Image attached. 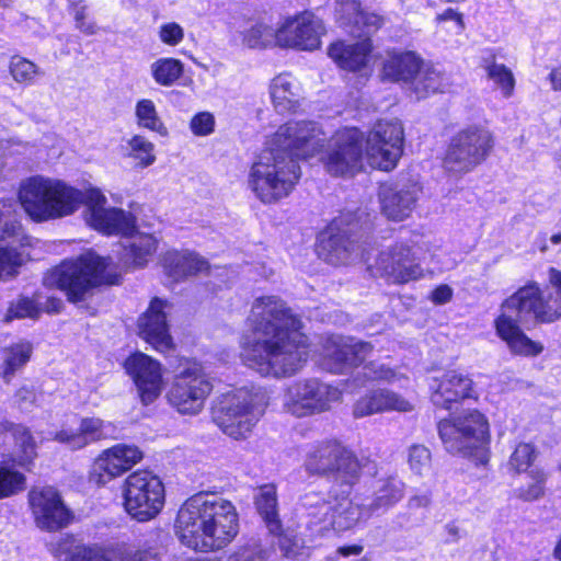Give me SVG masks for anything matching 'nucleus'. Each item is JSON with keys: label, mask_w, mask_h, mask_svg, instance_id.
Instances as JSON below:
<instances>
[{"label": "nucleus", "mask_w": 561, "mask_h": 561, "mask_svg": "<svg viewBox=\"0 0 561 561\" xmlns=\"http://www.w3.org/2000/svg\"><path fill=\"white\" fill-rule=\"evenodd\" d=\"M305 469L309 474L332 479L347 488V494L362 474L358 457L336 439L317 443L306 456Z\"/></svg>", "instance_id": "nucleus-9"}, {"label": "nucleus", "mask_w": 561, "mask_h": 561, "mask_svg": "<svg viewBox=\"0 0 561 561\" xmlns=\"http://www.w3.org/2000/svg\"><path fill=\"white\" fill-rule=\"evenodd\" d=\"M135 115L139 127L154 131L162 137L168 135V128L158 115L156 105L151 100H139L135 107Z\"/></svg>", "instance_id": "nucleus-41"}, {"label": "nucleus", "mask_w": 561, "mask_h": 561, "mask_svg": "<svg viewBox=\"0 0 561 561\" xmlns=\"http://www.w3.org/2000/svg\"><path fill=\"white\" fill-rule=\"evenodd\" d=\"M296 511L301 524L313 534L323 535L330 529L332 502L325 493L314 490L305 492L298 500Z\"/></svg>", "instance_id": "nucleus-27"}, {"label": "nucleus", "mask_w": 561, "mask_h": 561, "mask_svg": "<svg viewBox=\"0 0 561 561\" xmlns=\"http://www.w3.org/2000/svg\"><path fill=\"white\" fill-rule=\"evenodd\" d=\"M41 309L38 304L27 297L20 298L9 309L10 318H36Z\"/></svg>", "instance_id": "nucleus-55"}, {"label": "nucleus", "mask_w": 561, "mask_h": 561, "mask_svg": "<svg viewBox=\"0 0 561 561\" xmlns=\"http://www.w3.org/2000/svg\"><path fill=\"white\" fill-rule=\"evenodd\" d=\"M278 537V548L283 557L287 559H296L302 554L304 542L297 536L286 531H283V527L278 534H272Z\"/></svg>", "instance_id": "nucleus-54"}, {"label": "nucleus", "mask_w": 561, "mask_h": 561, "mask_svg": "<svg viewBox=\"0 0 561 561\" xmlns=\"http://www.w3.org/2000/svg\"><path fill=\"white\" fill-rule=\"evenodd\" d=\"M234 505L220 496L197 493L181 506L175 522L180 541L194 550H219L238 534Z\"/></svg>", "instance_id": "nucleus-3"}, {"label": "nucleus", "mask_w": 561, "mask_h": 561, "mask_svg": "<svg viewBox=\"0 0 561 561\" xmlns=\"http://www.w3.org/2000/svg\"><path fill=\"white\" fill-rule=\"evenodd\" d=\"M27 499L34 522L43 530H59L67 527L72 519L71 512L54 486H33L28 491Z\"/></svg>", "instance_id": "nucleus-19"}, {"label": "nucleus", "mask_w": 561, "mask_h": 561, "mask_svg": "<svg viewBox=\"0 0 561 561\" xmlns=\"http://www.w3.org/2000/svg\"><path fill=\"white\" fill-rule=\"evenodd\" d=\"M431 400L435 407L450 410L453 404L473 398L472 379L457 370H449L430 381Z\"/></svg>", "instance_id": "nucleus-25"}, {"label": "nucleus", "mask_w": 561, "mask_h": 561, "mask_svg": "<svg viewBox=\"0 0 561 561\" xmlns=\"http://www.w3.org/2000/svg\"><path fill=\"white\" fill-rule=\"evenodd\" d=\"M412 404L400 394L388 390L377 389L360 397L353 407L355 417H365L386 411L409 412Z\"/></svg>", "instance_id": "nucleus-28"}, {"label": "nucleus", "mask_w": 561, "mask_h": 561, "mask_svg": "<svg viewBox=\"0 0 561 561\" xmlns=\"http://www.w3.org/2000/svg\"><path fill=\"white\" fill-rule=\"evenodd\" d=\"M268 550L256 539H251L244 546L231 553L228 561H267Z\"/></svg>", "instance_id": "nucleus-50"}, {"label": "nucleus", "mask_w": 561, "mask_h": 561, "mask_svg": "<svg viewBox=\"0 0 561 561\" xmlns=\"http://www.w3.org/2000/svg\"><path fill=\"white\" fill-rule=\"evenodd\" d=\"M215 125L214 116L208 112L196 114L191 121V130L197 136H206L213 133Z\"/></svg>", "instance_id": "nucleus-58"}, {"label": "nucleus", "mask_w": 561, "mask_h": 561, "mask_svg": "<svg viewBox=\"0 0 561 561\" xmlns=\"http://www.w3.org/2000/svg\"><path fill=\"white\" fill-rule=\"evenodd\" d=\"M126 154L136 160V165L142 169L156 161L154 145L142 135H135L127 140Z\"/></svg>", "instance_id": "nucleus-43"}, {"label": "nucleus", "mask_w": 561, "mask_h": 561, "mask_svg": "<svg viewBox=\"0 0 561 561\" xmlns=\"http://www.w3.org/2000/svg\"><path fill=\"white\" fill-rule=\"evenodd\" d=\"M255 507L270 534H278L282 520L278 515L277 493L274 484L259 488L254 496Z\"/></svg>", "instance_id": "nucleus-38"}, {"label": "nucleus", "mask_w": 561, "mask_h": 561, "mask_svg": "<svg viewBox=\"0 0 561 561\" xmlns=\"http://www.w3.org/2000/svg\"><path fill=\"white\" fill-rule=\"evenodd\" d=\"M376 266L394 284H405L423 276V268L412 247L404 242H397L381 251Z\"/></svg>", "instance_id": "nucleus-22"}, {"label": "nucleus", "mask_w": 561, "mask_h": 561, "mask_svg": "<svg viewBox=\"0 0 561 561\" xmlns=\"http://www.w3.org/2000/svg\"><path fill=\"white\" fill-rule=\"evenodd\" d=\"M432 503V495L428 492L414 494L407 501V510L409 517H411L416 511H427Z\"/></svg>", "instance_id": "nucleus-61"}, {"label": "nucleus", "mask_w": 561, "mask_h": 561, "mask_svg": "<svg viewBox=\"0 0 561 561\" xmlns=\"http://www.w3.org/2000/svg\"><path fill=\"white\" fill-rule=\"evenodd\" d=\"M159 37L162 43L169 46H176L184 38V30L180 24L169 22L160 26Z\"/></svg>", "instance_id": "nucleus-57"}, {"label": "nucleus", "mask_w": 561, "mask_h": 561, "mask_svg": "<svg viewBox=\"0 0 561 561\" xmlns=\"http://www.w3.org/2000/svg\"><path fill=\"white\" fill-rule=\"evenodd\" d=\"M533 482L519 486L515 490V494L518 499L533 502L541 499L545 495V484L547 481V474L542 469L534 468L528 471Z\"/></svg>", "instance_id": "nucleus-46"}, {"label": "nucleus", "mask_w": 561, "mask_h": 561, "mask_svg": "<svg viewBox=\"0 0 561 561\" xmlns=\"http://www.w3.org/2000/svg\"><path fill=\"white\" fill-rule=\"evenodd\" d=\"M365 514L369 515L363 503H354L347 495L335 497L330 513V529L337 531L351 529Z\"/></svg>", "instance_id": "nucleus-36"}, {"label": "nucleus", "mask_w": 561, "mask_h": 561, "mask_svg": "<svg viewBox=\"0 0 561 561\" xmlns=\"http://www.w3.org/2000/svg\"><path fill=\"white\" fill-rule=\"evenodd\" d=\"M453 297V289L448 285H440L436 287L431 295L432 300L437 305L448 302Z\"/></svg>", "instance_id": "nucleus-63"}, {"label": "nucleus", "mask_w": 561, "mask_h": 561, "mask_svg": "<svg viewBox=\"0 0 561 561\" xmlns=\"http://www.w3.org/2000/svg\"><path fill=\"white\" fill-rule=\"evenodd\" d=\"M561 317L542 297L537 284L531 283L519 288L502 305V313L495 320L496 332L506 342L512 353L522 356H537L543 345L529 339L520 329L534 321L551 323Z\"/></svg>", "instance_id": "nucleus-4"}, {"label": "nucleus", "mask_w": 561, "mask_h": 561, "mask_svg": "<svg viewBox=\"0 0 561 561\" xmlns=\"http://www.w3.org/2000/svg\"><path fill=\"white\" fill-rule=\"evenodd\" d=\"M421 59L412 51H389L383 61L381 76L389 81L409 82L420 70Z\"/></svg>", "instance_id": "nucleus-34"}, {"label": "nucleus", "mask_w": 561, "mask_h": 561, "mask_svg": "<svg viewBox=\"0 0 561 561\" xmlns=\"http://www.w3.org/2000/svg\"><path fill=\"white\" fill-rule=\"evenodd\" d=\"M106 266L105 259L89 251L49 271L44 277V285L61 289L71 302L82 301L102 283Z\"/></svg>", "instance_id": "nucleus-10"}, {"label": "nucleus", "mask_w": 561, "mask_h": 561, "mask_svg": "<svg viewBox=\"0 0 561 561\" xmlns=\"http://www.w3.org/2000/svg\"><path fill=\"white\" fill-rule=\"evenodd\" d=\"M123 496L128 515L138 522H148L164 506V484L151 471H135L125 479Z\"/></svg>", "instance_id": "nucleus-12"}, {"label": "nucleus", "mask_w": 561, "mask_h": 561, "mask_svg": "<svg viewBox=\"0 0 561 561\" xmlns=\"http://www.w3.org/2000/svg\"><path fill=\"white\" fill-rule=\"evenodd\" d=\"M373 44L369 38H364L354 44L343 42L331 44L328 55L343 69L358 71L367 66Z\"/></svg>", "instance_id": "nucleus-32"}, {"label": "nucleus", "mask_w": 561, "mask_h": 561, "mask_svg": "<svg viewBox=\"0 0 561 561\" xmlns=\"http://www.w3.org/2000/svg\"><path fill=\"white\" fill-rule=\"evenodd\" d=\"M0 436H3L4 442H14L18 448L16 457L20 466L25 467L35 458L36 444L26 427L4 421L0 423Z\"/></svg>", "instance_id": "nucleus-35"}, {"label": "nucleus", "mask_w": 561, "mask_h": 561, "mask_svg": "<svg viewBox=\"0 0 561 561\" xmlns=\"http://www.w3.org/2000/svg\"><path fill=\"white\" fill-rule=\"evenodd\" d=\"M409 465L411 470L420 476L426 474L432 466V455L424 445H413L409 450Z\"/></svg>", "instance_id": "nucleus-52"}, {"label": "nucleus", "mask_w": 561, "mask_h": 561, "mask_svg": "<svg viewBox=\"0 0 561 561\" xmlns=\"http://www.w3.org/2000/svg\"><path fill=\"white\" fill-rule=\"evenodd\" d=\"M168 302L153 298L147 311L139 318V335L157 351L164 353L172 348V337L167 322Z\"/></svg>", "instance_id": "nucleus-26"}, {"label": "nucleus", "mask_w": 561, "mask_h": 561, "mask_svg": "<svg viewBox=\"0 0 561 561\" xmlns=\"http://www.w3.org/2000/svg\"><path fill=\"white\" fill-rule=\"evenodd\" d=\"M121 561H160V553L156 549H146L124 552Z\"/></svg>", "instance_id": "nucleus-62"}, {"label": "nucleus", "mask_w": 561, "mask_h": 561, "mask_svg": "<svg viewBox=\"0 0 561 561\" xmlns=\"http://www.w3.org/2000/svg\"><path fill=\"white\" fill-rule=\"evenodd\" d=\"M25 476L7 467H0V500L10 497L25 489Z\"/></svg>", "instance_id": "nucleus-47"}, {"label": "nucleus", "mask_w": 561, "mask_h": 561, "mask_svg": "<svg viewBox=\"0 0 561 561\" xmlns=\"http://www.w3.org/2000/svg\"><path fill=\"white\" fill-rule=\"evenodd\" d=\"M253 337L242 342L244 364L262 376L287 377L306 364L307 339L299 333L300 319L278 296L254 299L249 316Z\"/></svg>", "instance_id": "nucleus-1"}, {"label": "nucleus", "mask_w": 561, "mask_h": 561, "mask_svg": "<svg viewBox=\"0 0 561 561\" xmlns=\"http://www.w3.org/2000/svg\"><path fill=\"white\" fill-rule=\"evenodd\" d=\"M537 456L538 453L534 445L519 443L510 456L507 468L514 473L527 472Z\"/></svg>", "instance_id": "nucleus-45"}, {"label": "nucleus", "mask_w": 561, "mask_h": 561, "mask_svg": "<svg viewBox=\"0 0 561 561\" xmlns=\"http://www.w3.org/2000/svg\"><path fill=\"white\" fill-rule=\"evenodd\" d=\"M404 482L396 474L376 478L371 484V494L363 502L368 514L387 511L404 496Z\"/></svg>", "instance_id": "nucleus-29"}, {"label": "nucleus", "mask_w": 561, "mask_h": 561, "mask_svg": "<svg viewBox=\"0 0 561 561\" xmlns=\"http://www.w3.org/2000/svg\"><path fill=\"white\" fill-rule=\"evenodd\" d=\"M342 219H335L319 237L317 253L320 259L332 264L342 265L363 256V247L354 225L343 227Z\"/></svg>", "instance_id": "nucleus-17"}, {"label": "nucleus", "mask_w": 561, "mask_h": 561, "mask_svg": "<svg viewBox=\"0 0 561 561\" xmlns=\"http://www.w3.org/2000/svg\"><path fill=\"white\" fill-rule=\"evenodd\" d=\"M341 399V391L317 378L299 379L288 385L283 396V409L296 417L330 410Z\"/></svg>", "instance_id": "nucleus-13"}, {"label": "nucleus", "mask_w": 561, "mask_h": 561, "mask_svg": "<svg viewBox=\"0 0 561 561\" xmlns=\"http://www.w3.org/2000/svg\"><path fill=\"white\" fill-rule=\"evenodd\" d=\"M403 152V127L398 119L379 121L367 138L368 163L379 170L390 171Z\"/></svg>", "instance_id": "nucleus-16"}, {"label": "nucleus", "mask_w": 561, "mask_h": 561, "mask_svg": "<svg viewBox=\"0 0 561 561\" xmlns=\"http://www.w3.org/2000/svg\"><path fill=\"white\" fill-rule=\"evenodd\" d=\"M125 368L137 387L141 402L145 405L152 403L163 387L160 363L146 354L137 353L126 359Z\"/></svg>", "instance_id": "nucleus-24"}, {"label": "nucleus", "mask_w": 561, "mask_h": 561, "mask_svg": "<svg viewBox=\"0 0 561 561\" xmlns=\"http://www.w3.org/2000/svg\"><path fill=\"white\" fill-rule=\"evenodd\" d=\"M325 140L322 127L312 121L279 126L249 172L248 184L256 198L274 204L287 197L301 175L298 160L314 156Z\"/></svg>", "instance_id": "nucleus-2"}, {"label": "nucleus", "mask_w": 561, "mask_h": 561, "mask_svg": "<svg viewBox=\"0 0 561 561\" xmlns=\"http://www.w3.org/2000/svg\"><path fill=\"white\" fill-rule=\"evenodd\" d=\"M15 203L11 199H0V240L12 239V243L24 247L30 244V238L24 233L22 225L11 219Z\"/></svg>", "instance_id": "nucleus-39"}, {"label": "nucleus", "mask_w": 561, "mask_h": 561, "mask_svg": "<svg viewBox=\"0 0 561 561\" xmlns=\"http://www.w3.org/2000/svg\"><path fill=\"white\" fill-rule=\"evenodd\" d=\"M87 222L95 230L105 234H122L129 237L123 245L125 265L144 266L157 250V240L151 234L137 233L135 217L123 209L105 208L106 197L99 190L84 193Z\"/></svg>", "instance_id": "nucleus-5"}, {"label": "nucleus", "mask_w": 561, "mask_h": 561, "mask_svg": "<svg viewBox=\"0 0 561 561\" xmlns=\"http://www.w3.org/2000/svg\"><path fill=\"white\" fill-rule=\"evenodd\" d=\"M271 98L279 113L294 111L299 105L300 85L290 75H279L272 81Z\"/></svg>", "instance_id": "nucleus-37"}, {"label": "nucleus", "mask_w": 561, "mask_h": 561, "mask_svg": "<svg viewBox=\"0 0 561 561\" xmlns=\"http://www.w3.org/2000/svg\"><path fill=\"white\" fill-rule=\"evenodd\" d=\"M413 91L417 99L426 98L431 93L443 91L442 76L432 67H422L411 80Z\"/></svg>", "instance_id": "nucleus-42"}, {"label": "nucleus", "mask_w": 561, "mask_h": 561, "mask_svg": "<svg viewBox=\"0 0 561 561\" xmlns=\"http://www.w3.org/2000/svg\"><path fill=\"white\" fill-rule=\"evenodd\" d=\"M36 400L37 394L33 386H22L15 393V403L22 410H30Z\"/></svg>", "instance_id": "nucleus-60"}, {"label": "nucleus", "mask_w": 561, "mask_h": 561, "mask_svg": "<svg viewBox=\"0 0 561 561\" xmlns=\"http://www.w3.org/2000/svg\"><path fill=\"white\" fill-rule=\"evenodd\" d=\"M62 308V300L55 297H49L44 304V310L48 313H58Z\"/></svg>", "instance_id": "nucleus-64"}, {"label": "nucleus", "mask_w": 561, "mask_h": 561, "mask_svg": "<svg viewBox=\"0 0 561 561\" xmlns=\"http://www.w3.org/2000/svg\"><path fill=\"white\" fill-rule=\"evenodd\" d=\"M162 262L165 273L174 280L203 273L209 268L206 260L188 251H169L164 254Z\"/></svg>", "instance_id": "nucleus-33"}, {"label": "nucleus", "mask_w": 561, "mask_h": 561, "mask_svg": "<svg viewBox=\"0 0 561 561\" xmlns=\"http://www.w3.org/2000/svg\"><path fill=\"white\" fill-rule=\"evenodd\" d=\"M266 405L264 391L241 388L224 398L214 410L213 420L226 435L233 439H243L264 414Z\"/></svg>", "instance_id": "nucleus-8"}, {"label": "nucleus", "mask_w": 561, "mask_h": 561, "mask_svg": "<svg viewBox=\"0 0 561 561\" xmlns=\"http://www.w3.org/2000/svg\"><path fill=\"white\" fill-rule=\"evenodd\" d=\"M67 561H111L100 549L77 547Z\"/></svg>", "instance_id": "nucleus-59"}, {"label": "nucleus", "mask_w": 561, "mask_h": 561, "mask_svg": "<svg viewBox=\"0 0 561 561\" xmlns=\"http://www.w3.org/2000/svg\"><path fill=\"white\" fill-rule=\"evenodd\" d=\"M10 72L19 83H30L38 73V68L28 59L15 56L10 62Z\"/></svg>", "instance_id": "nucleus-53"}, {"label": "nucleus", "mask_w": 561, "mask_h": 561, "mask_svg": "<svg viewBox=\"0 0 561 561\" xmlns=\"http://www.w3.org/2000/svg\"><path fill=\"white\" fill-rule=\"evenodd\" d=\"M150 72L157 84L169 88L182 77L184 65L179 59L162 57L151 64Z\"/></svg>", "instance_id": "nucleus-40"}, {"label": "nucleus", "mask_w": 561, "mask_h": 561, "mask_svg": "<svg viewBox=\"0 0 561 561\" xmlns=\"http://www.w3.org/2000/svg\"><path fill=\"white\" fill-rule=\"evenodd\" d=\"M360 374L365 380H391L394 377V371L390 367L376 360L364 365Z\"/></svg>", "instance_id": "nucleus-56"}, {"label": "nucleus", "mask_w": 561, "mask_h": 561, "mask_svg": "<svg viewBox=\"0 0 561 561\" xmlns=\"http://www.w3.org/2000/svg\"><path fill=\"white\" fill-rule=\"evenodd\" d=\"M11 244L10 248H0V278L12 277L23 263L22 253L13 247L15 243Z\"/></svg>", "instance_id": "nucleus-51"}, {"label": "nucleus", "mask_w": 561, "mask_h": 561, "mask_svg": "<svg viewBox=\"0 0 561 561\" xmlns=\"http://www.w3.org/2000/svg\"><path fill=\"white\" fill-rule=\"evenodd\" d=\"M211 389V382L202 366L194 363L174 376L167 398L179 413L194 415L202 411Z\"/></svg>", "instance_id": "nucleus-14"}, {"label": "nucleus", "mask_w": 561, "mask_h": 561, "mask_svg": "<svg viewBox=\"0 0 561 561\" xmlns=\"http://www.w3.org/2000/svg\"><path fill=\"white\" fill-rule=\"evenodd\" d=\"M244 43L251 48H262L276 43V31L264 24L252 26L244 35Z\"/></svg>", "instance_id": "nucleus-49"}, {"label": "nucleus", "mask_w": 561, "mask_h": 561, "mask_svg": "<svg viewBox=\"0 0 561 561\" xmlns=\"http://www.w3.org/2000/svg\"><path fill=\"white\" fill-rule=\"evenodd\" d=\"M373 350L369 342L351 336L330 335L323 343V366L333 374H344L359 366Z\"/></svg>", "instance_id": "nucleus-20"}, {"label": "nucleus", "mask_w": 561, "mask_h": 561, "mask_svg": "<svg viewBox=\"0 0 561 561\" xmlns=\"http://www.w3.org/2000/svg\"><path fill=\"white\" fill-rule=\"evenodd\" d=\"M142 457V451L135 445H114L103 450L95 459L91 471V480L98 485H104L112 479L130 470Z\"/></svg>", "instance_id": "nucleus-23"}, {"label": "nucleus", "mask_w": 561, "mask_h": 561, "mask_svg": "<svg viewBox=\"0 0 561 561\" xmlns=\"http://www.w3.org/2000/svg\"><path fill=\"white\" fill-rule=\"evenodd\" d=\"M485 70L489 79L502 89L503 95L511 96L515 85L512 71L506 66L496 62L489 65Z\"/></svg>", "instance_id": "nucleus-48"}, {"label": "nucleus", "mask_w": 561, "mask_h": 561, "mask_svg": "<svg viewBox=\"0 0 561 561\" xmlns=\"http://www.w3.org/2000/svg\"><path fill=\"white\" fill-rule=\"evenodd\" d=\"M421 193V184L410 176L382 183L378 190L382 215L392 221H403L415 209Z\"/></svg>", "instance_id": "nucleus-18"}, {"label": "nucleus", "mask_w": 561, "mask_h": 561, "mask_svg": "<svg viewBox=\"0 0 561 561\" xmlns=\"http://www.w3.org/2000/svg\"><path fill=\"white\" fill-rule=\"evenodd\" d=\"M31 353L30 343H19L4 351L3 378L5 382H10L15 371L28 362Z\"/></svg>", "instance_id": "nucleus-44"}, {"label": "nucleus", "mask_w": 561, "mask_h": 561, "mask_svg": "<svg viewBox=\"0 0 561 561\" xmlns=\"http://www.w3.org/2000/svg\"><path fill=\"white\" fill-rule=\"evenodd\" d=\"M495 145L493 133L482 125H469L453 136L448 145L444 168L447 172L461 175L483 163Z\"/></svg>", "instance_id": "nucleus-11"}, {"label": "nucleus", "mask_w": 561, "mask_h": 561, "mask_svg": "<svg viewBox=\"0 0 561 561\" xmlns=\"http://www.w3.org/2000/svg\"><path fill=\"white\" fill-rule=\"evenodd\" d=\"M364 137L356 128L339 130L329 140L321 161L328 173L334 176H353L363 169Z\"/></svg>", "instance_id": "nucleus-15"}, {"label": "nucleus", "mask_w": 561, "mask_h": 561, "mask_svg": "<svg viewBox=\"0 0 561 561\" xmlns=\"http://www.w3.org/2000/svg\"><path fill=\"white\" fill-rule=\"evenodd\" d=\"M340 23L354 37L369 38L383 24V18L360 9V4L355 1H347L342 4L340 11Z\"/></svg>", "instance_id": "nucleus-30"}, {"label": "nucleus", "mask_w": 561, "mask_h": 561, "mask_svg": "<svg viewBox=\"0 0 561 561\" xmlns=\"http://www.w3.org/2000/svg\"><path fill=\"white\" fill-rule=\"evenodd\" d=\"M444 448L451 455H460L477 465H486L490 459V426L478 410L440 420L437 424Z\"/></svg>", "instance_id": "nucleus-7"}, {"label": "nucleus", "mask_w": 561, "mask_h": 561, "mask_svg": "<svg viewBox=\"0 0 561 561\" xmlns=\"http://www.w3.org/2000/svg\"><path fill=\"white\" fill-rule=\"evenodd\" d=\"M19 199L25 213L42 222L73 214L85 194L60 180L32 176L21 184Z\"/></svg>", "instance_id": "nucleus-6"}, {"label": "nucleus", "mask_w": 561, "mask_h": 561, "mask_svg": "<svg viewBox=\"0 0 561 561\" xmlns=\"http://www.w3.org/2000/svg\"><path fill=\"white\" fill-rule=\"evenodd\" d=\"M325 28L321 19L310 11L301 12L276 31V44L286 47H297L302 50L317 49Z\"/></svg>", "instance_id": "nucleus-21"}, {"label": "nucleus", "mask_w": 561, "mask_h": 561, "mask_svg": "<svg viewBox=\"0 0 561 561\" xmlns=\"http://www.w3.org/2000/svg\"><path fill=\"white\" fill-rule=\"evenodd\" d=\"M106 437L105 423L99 417H83L77 430L61 428L54 439L71 450H79Z\"/></svg>", "instance_id": "nucleus-31"}]
</instances>
